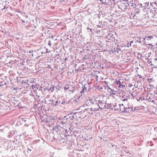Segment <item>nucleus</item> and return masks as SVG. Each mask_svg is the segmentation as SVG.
<instances>
[{"label":"nucleus","instance_id":"nucleus-1","mask_svg":"<svg viewBox=\"0 0 157 157\" xmlns=\"http://www.w3.org/2000/svg\"><path fill=\"white\" fill-rule=\"evenodd\" d=\"M112 0L113 2H112V3L111 4L112 6L113 5L114 6L115 5L114 0ZM109 1L111 2V0H109V5L110 6H109L111 8V9H112V10H111V12H110V16L109 15V17L110 18H109V22H110L111 23L109 24V25L112 27H113V25H115V23L114 21L116 15L113 13L114 12H115V10H114V7H113V6H110V3H111V2L109 3Z\"/></svg>","mask_w":157,"mask_h":157},{"label":"nucleus","instance_id":"nucleus-2","mask_svg":"<svg viewBox=\"0 0 157 157\" xmlns=\"http://www.w3.org/2000/svg\"><path fill=\"white\" fill-rule=\"evenodd\" d=\"M112 43V45L109 46V53L110 55L113 54V55L118 56L119 52H121V51L118 48V46L116 44L115 42H113Z\"/></svg>","mask_w":157,"mask_h":157},{"label":"nucleus","instance_id":"nucleus-3","mask_svg":"<svg viewBox=\"0 0 157 157\" xmlns=\"http://www.w3.org/2000/svg\"><path fill=\"white\" fill-rule=\"evenodd\" d=\"M98 100H97L96 101H95V106L96 108H98L99 107V108L101 109H105L107 107V105L108 106V104H106L105 102L107 101H105L104 100L102 101L100 100H98V103L97 102Z\"/></svg>","mask_w":157,"mask_h":157},{"label":"nucleus","instance_id":"nucleus-4","mask_svg":"<svg viewBox=\"0 0 157 157\" xmlns=\"http://www.w3.org/2000/svg\"><path fill=\"white\" fill-rule=\"evenodd\" d=\"M98 109V108H96L95 106H92L91 107H87L86 108L84 112L90 115H93L94 114L93 112L95 111H97Z\"/></svg>","mask_w":157,"mask_h":157},{"label":"nucleus","instance_id":"nucleus-5","mask_svg":"<svg viewBox=\"0 0 157 157\" xmlns=\"http://www.w3.org/2000/svg\"><path fill=\"white\" fill-rule=\"evenodd\" d=\"M128 1L127 0H123L121 2L120 5L119 6L120 8L123 10H125L127 8H128L129 7V3L128 2Z\"/></svg>","mask_w":157,"mask_h":157},{"label":"nucleus","instance_id":"nucleus-6","mask_svg":"<svg viewBox=\"0 0 157 157\" xmlns=\"http://www.w3.org/2000/svg\"><path fill=\"white\" fill-rule=\"evenodd\" d=\"M96 101L97 100L95 98H94L92 99L91 100H90L87 101L86 102V105H87V107H91L92 106H95V101Z\"/></svg>","mask_w":157,"mask_h":157},{"label":"nucleus","instance_id":"nucleus-7","mask_svg":"<svg viewBox=\"0 0 157 157\" xmlns=\"http://www.w3.org/2000/svg\"><path fill=\"white\" fill-rule=\"evenodd\" d=\"M114 33H109V45L111 46L113 42H115L114 38Z\"/></svg>","mask_w":157,"mask_h":157},{"label":"nucleus","instance_id":"nucleus-8","mask_svg":"<svg viewBox=\"0 0 157 157\" xmlns=\"http://www.w3.org/2000/svg\"><path fill=\"white\" fill-rule=\"evenodd\" d=\"M135 42L138 43V44L142 45V43H144V41H142L143 36H139L136 37H135Z\"/></svg>","mask_w":157,"mask_h":157},{"label":"nucleus","instance_id":"nucleus-9","mask_svg":"<svg viewBox=\"0 0 157 157\" xmlns=\"http://www.w3.org/2000/svg\"><path fill=\"white\" fill-rule=\"evenodd\" d=\"M115 107H117L116 105H114L111 104H109V111L113 112L117 110V109H116Z\"/></svg>","mask_w":157,"mask_h":157},{"label":"nucleus","instance_id":"nucleus-10","mask_svg":"<svg viewBox=\"0 0 157 157\" xmlns=\"http://www.w3.org/2000/svg\"><path fill=\"white\" fill-rule=\"evenodd\" d=\"M115 79L113 78H109V84L110 86L113 88L114 84L115 82H116Z\"/></svg>","mask_w":157,"mask_h":157},{"label":"nucleus","instance_id":"nucleus-11","mask_svg":"<svg viewBox=\"0 0 157 157\" xmlns=\"http://www.w3.org/2000/svg\"><path fill=\"white\" fill-rule=\"evenodd\" d=\"M116 83L117 85H118V87L120 88H123L125 87V86L123 84V82L122 81L121 82L120 80L116 81Z\"/></svg>","mask_w":157,"mask_h":157},{"label":"nucleus","instance_id":"nucleus-12","mask_svg":"<svg viewBox=\"0 0 157 157\" xmlns=\"http://www.w3.org/2000/svg\"><path fill=\"white\" fill-rule=\"evenodd\" d=\"M2 109L3 110H8L9 109H10L9 104L7 103H4Z\"/></svg>","mask_w":157,"mask_h":157},{"label":"nucleus","instance_id":"nucleus-13","mask_svg":"<svg viewBox=\"0 0 157 157\" xmlns=\"http://www.w3.org/2000/svg\"><path fill=\"white\" fill-rule=\"evenodd\" d=\"M86 85H84L82 87V89L80 92L81 95H82V94H84V92L86 90L87 88L86 86Z\"/></svg>","mask_w":157,"mask_h":157},{"label":"nucleus","instance_id":"nucleus-14","mask_svg":"<svg viewBox=\"0 0 157 157\" xmlns=\"http://www.w3.org/2000/svg\"><path fill=\"white\" fill-rule=\"evenodd\" d=\"M132 111V109L129 107L126 108L124 113H130Z\"/></svg>","mask_w":157,"mask_h":157},{"label":"nucleus","instance_id":"nucleus-15","mask_svg":"<svg viewBox=\"0 0 157 157\" xmlns=\"http://www.w3.org/2000/svg\"><path fill=\"white\" fill-rule=\"evenodd\" d=\"M120 107V111L121 112H124V110L126 108L125 107V106H124V105L123 104H122L121 105L122 106H121V105H119Z\"/></svg>","mask_w":157,"mask_h":157},{"label":"nucleus","instance_id":"nucleus-16","mask_svg":"<svg viewBox=\"0 0 157 157\" xmlns=\"http://www.w3.org/2000/svg\"><path fill=\"white\" fill-rule=\"evenodd\" d=\"M109 89L111 90V91L110 92V91L109 92V95L111 96V94H115L116 93H115L116 92L114 91V90H113L109 86L108 87Z\"/></svg>","mask_w":157,"mask_h":157},{"label":"nucleus","instance_id":"nucleus-17","mask_svg":"<svg viewBox=\"0 0 157 157\" xmlns=\"http://www.w3.org/2000/svg\"><path fill=\"white\" fill-rule=\"evenodd\" d=\"M145 38L147 39V40H152L153 39V37L152 36H145Z\"/></svg>","mask_w":157,"mask_h":157},{"label":"nucleus","instance_id":"nucleus-18","mask_svg":"<svg viewBox=\"0 0 157 157\" xmlns=\"http://www.w3.org/2000/svg\"><path fill=\"white\" fill-rule=\"evenodd\" d=\"M109 32H111V33H114V32L113 30V28H111V29H109Z\"/></svg>","mask_w":157,"mask_h":157},{"label":"nucleus","instance_id":"nucleus-19","mask_svg":"<svg viewBox=\"0 0 157 157\" xmlns=\"http://www.w3.org/2000/svg\"><path fill=\"white\" fill-rule=\"evenodd\" d=\"M147 40V39H146L145 38V37H143V39H142V41H144V43H142V44H144L145 43H146V41H145V40Z\"/></svg>","mask_w":157,"mask_h":157},{"label":"nucleus","instance_id":"nucleus-20","mask_svg":"<svg viewBox=\"0 0 157 157\" xmlns=\"http://www.w3.org/2000/svg\"><path fill=\"white\" fill-rule=\"evenodd\" d=\"M4 103L0 102V109H2Z\"/></svg>","mask_w":157,"mask_h":157},{"label":"nucleus","instance_id":"nucleus-21","mask_svg":"<svg viewBox=\"0 0 157 157\" xmlns=\"http://www.w3.org/2000/svg\"><path fill=\"white\" fill-rule=\"evenodd\" d=\"M154 96L155 97H157V90L156 89L154 91Z\"/></svg>","mask_w":157,"mask_h":157},{"label":"nucleus","instance_id":"nucleus-22","mask_svg":"<svg viewBox=\"0 0 157 157\" xmlns=\"http://www.w3.org/2000/svg\"><path fill=\"white\" fill-rule=\"evenodd\" d=\"M147 97H148L147 98V100L148 101H151L152 99V97H148V96H147Z\"/></svg>","mask_w":157,"mask_h":157},{"label":"nucleus","instance_id":"nucleus-23","mask_svg":"<svg viewBox=\"0 0 157 157\" xmlns=\"http://www.w3.org/2000/svg\"><path fill=\"white\" fill-rule=\"evenodd\" d=\"M60 101H58V100L56 101L55 105H57L58 104H60Z\"/></svg>","mask_w":157,"mask_h":157},{"label":"nucleus","instance_id":"nucleus-24","mask_svg":"<svg viewBox=\"0 0 157 157\" xmlns=\"http://www.w3.org/2000/svg\"><path fill=\"white\" fill-rule=\"evenodd\" d=\"M110 74L111 75V77H113L112 75H114V74L115 72L113 71H110Z\"/></svg>","mask_w":157,"mask_h":157},{"label":"nucleus","instance_id":"nucleus-25","mask_svg":"<svg viewBox=\"0 0 157 157\" xmlns=\"http://www.w3.org/2000/svg\"><path fill=\"white\" fill-rule=\"evenodd\" d=\"M122 98V100L123 101H127L128 100L127 98H124V96H123Z\"/></svg>","mask_w":157,"mask_h":157},{"label":"nucleus","instance_id":"nucleus-26","mask_svg":"<svg viewBox=\"0 0 157 157\" xmlns=\"http://www.w3.org/2000/svg\"><path fill=\"white\" fill-rule=\"evenodd\" d=\"M54 89V87H53V86H52V87H51L50 88L49 90H50L51 91V92H52L53 91Z\"/></svg>","mask_w":157,"mask_h":157},{"label":"nucleus","instance_id":"nucleus-27","mask_svg":"<svg viewBox=\"0 0 157 157\" xmlns=\"http://www.w3.org/2000/svg\"><path fill=\"white\" fill-rule=\"evenodd\" d=\"M140 12V10L137 8L136 9V11L135 13H138Z\"/></svg>","mask_w":157,"mask_h":157},{"label":"nucleus","instance_id":"nucleus-28","mask_svg":"<svg viewBox=\"0 0 157 157\" xmlns=\"http://www.w3.org/2000/svg\"><path fill=\"white\" fill-rule=\"evenodd\" d=\"M48 44L50 46H51L52 44H51V41H49V42L48 43Z\"/></svg>","mask_w":157,"mask_h":157},{"label":"nucleus","instance_id":"nucleus-29","mask_svg":"<svg viewBox=\"0 0 157 157\" xmlns=\"http://www.w3.org/2000/svg\"><path fill=\"white\" fill-rule=\"evenodd\" d=\"M82 106L83 107H86V108H87V105H86V103L83 104V105H82Z\"/></svg>","mask_w":157,"mask_h":157},{"label":"nucleus","instance_id":"nucleus-30","mask_svg":"<svg viewBox=\"0 0 157 157\" xmlns=\"http://www.w3.org/2000/svg\"><path fill=\"white\" fill-rule=\"evenodd\" d=\"M32 149H33V147H31V148H28V150L30 151H31L32 150Z\"/></svg>","mask_w":157,"mask_h":157},{"label":"nucleus","instance_id":"nucleus-31","mask_svg":"<svg viewBox=\"0 0 157 157\" xmlns=\"http://www.w3.org/2000/svg\"><path fill=\"white\" fill-rule=\"evenodd\" d=\"M132 2H137L138 0H132Z\"/></svg>","mask_w":157,"mask_h":157},{"label":"nucleus","instance_id":"nucleus-32","mask_svg":"<svg viewBox=\"0 0 157 157\" xmlns=\"http://www.w3.org/2000/svg\"><path fill=\"white\" fill-rule=\"evenodd\" d=\"M76 113H74V115H73V116H71V117H73V118H74V116L75 115H76Z\"/></svg>","mask_w":157,"mask_h":157},{"label":"nucleus","instance_id":"nucleus-33","mask_svg":"<svg viewBox=\"0 0 157 157\" xmlns=\"http://www.w3.org/2000/svg\"><path fill=\"white\" fill-rule=\"evenodd\" d=\"M151 102H152L153 103H155V101L154 100H152L151 101Z\"/></svg>","mask_w":157,"mask_h":157},{"label":"nucleus","instance_id":"nucleus-34","mask_svg":"<svg viewBox=\"0 0 157 157\" xmlns=\"http://www.w3.org/2000/svg\"><path fill=\"white\" fill-rule=\"evenodd\" d=\"M148 45H149V46H151V47H153V46L151 44H149Z\"/></svg>","mask_w":157,"mask_h":157},{"label":"nucleus","instance_id":"nucleus-35","mask_svg":"<svg viewBox=\"0 0 157 157\" xmlns=\"http://www.w3.org/2000/svg\"><path fill=\"white\" fill-rule=\"evenodd\" d=\"M151 65L153 67H152V68H153V67H155V68H156V67H155V66H154V65H153V64H151Z\"/></svg>","mask_w":157,"mask_h":157},{"label":"nucleus","instance_id":"nucleus-36","mask_svg":"<svg viewBox=\"0 0 157 157\" xmlns=\"http://www.w3.org/2000/svg\"><path fill=\"white\" fill-rule=\"evenodd\" d=\"M131 43H130V44H129V43H128V47H129V46H129V45H130V46H131Z\"/></svg>","mask_w":157,"mask_h":157},{"label":"nucleus","instance_id":"nucleus-37","mask_svg":"<svg viewBox=\"0 0 157 157\" xmlns=\"http://www.w3.org/2000/svg\"><path fill=\"white\" fill-rule=\"evenodd\" d=\"M113 145H112V144H111L110 145H109V147H113Z\"/></svg>","mask_w":157,"mask_h":157},{"label":"nucleus","instance_id":"nucleus-38","mask_svg":"<svg viewBox=\"0 0 157 157\" xmlns=\"http://www.w3.org/2000/svg\"><path fill=\"white\" fill-rule=\"evenodd\" d=\"M33 52V50H30V51H29V52L30 53H31Z\"/></svg>","mask_w":157,"mask_h":157},{"label":"nucleus","instance_id":"nucleus-39","mask_svg":"<svg viewBox=\"0 0 157 157\" xmlns=\"http://www.w3.org/2000/svg\"><path fill=\"white\" fill-rule=\"evenodd\" d=\"M138 55H141L140 53L139 52L138 53Z\"/></svg>","mask_w":157,"mask_h":157},{"label":"nucleus","instance_id":"nucleus-40","mask_svg":"<svg viewBox=\"0 0 157 157\" xmlns=\"http://www.w3.org/2000/svg\"><path fill=\"white\" fill-rule=\"evenodd\" d=\"M105 98V96H103V99Z\"/></svg>","mask_w":157,"mask_h":157},{"label":"nucleus","instance_id":"nucleus-41","mask_svg":"<svg viewBox=\"0 0 157 157\" xmlns=\"http://www.w3.org/2000/svg\"><path fill=\"white\" fill-rule=\"evenodd\" d=\"M107 85H107H107H106V87H107ZM105 89H106V88H105Z\"/></svg>","mask_w":157,"mask_h":157},{"label":"nucleus","instance_id":"nucleus-42","mask_svg":"<svg viewBox=\"0 0 157 157\" xmlns=\"http://www.w3.org/2000/svg\"><path fill=\"white\" fill-rule=\"evenodd\" d=\"M116 109H117V110H118V109L117 108H116Z\"/></svg>","mask_w":157,"mask_h":157},{"label":"nucleus","instance_id":"nucleus-43","mask_svg":"<svg viewBox=\"0 0 157 157\" xmlns=\"http://www.w3.org/2000/svg\"><path fill=\"white\" fill-rule=\"evenodd\" d=\"M140 5L141 6V7H142V4H140Z\"/></svg>","mask_w":157,"mask_h":157},{"label":"nucleus","instance_id":"nucleus-44","mask_svg":"<svg viewBox=\"0 0 157 157\" xmlns=\"http://www.w3.org/2000/svg\"><path fill=\"white\" fill-rule=\"evenodd\" d=\"M132 4H133V3H132ZM132 6H134V5H132Z\"/></svg>","mask_w":157,"mask_h":157},{"label":"nucleus","instance_id":"nucleus-45","mask_svg":"<svg viewBox=\"0 0 157 157\" xmlns=\"http://www.w3.org/2000/svg\"><path fill=\"white\" fill-rule=\"evenodd\" d=\"M152 63V62L151 61L149 63Z\"/></svg>","mask_w":157,"mask_h":157},{"label":"nucleus","instance_id":"nucleus-46","mask_svg":"<svg viewBox=\"0 0 157 157\" xmlns=\"http://www.w3.org/2000/svg\"><path fill=\"white\" fill-rule=\"evenodd\" d=\"M23 21V22H25L24 21Z\"/></svg>","mask_w":157,"mask_h":157},{"label":"nucleus","instance_id":"nucleus-47","mask_svg":"<svg viewBox=\"0 0 157 157\" xmlns=\"http://www.w3.org/2000/svg\"><path fill=\"white\" fill-rule=\"evenodd\" d=\"M133 41H131V42H132V43H133Z\"/></svg>","mask_w":157,"mask_h":157}]
</instances>
